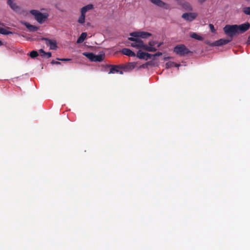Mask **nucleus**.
Segmentation results:
<instances>
[{
  "label": "nucleus",
  "mask_w": 250,
  "mask_h": 250,
  "mask_svg": "<svg viewBox=\"0 0 250 250\" xmlns=\"http://www.w3.org/2000/svg\"><path fill=\"white\" fill-rule=\"evenodd\" d=\"M209 26L212 32H215L214 27L213 24H209Z\"/></svg>",
  "instance_id": "obj_31"
},
{
  "label": "nucleus",
  "mask_w": 250,
  "mask_h": 250,
  "mask_svg": "<svg viewBox=\"0 0 250 250\" xmlns=\"http://www.w3.org/2000/svg\"><path fill=\"white\" fill-rule=\"evenodd\" d=\"M85 13H83V12H81V15L79 17L78 21L79 23H81V24L84 23L85 17Z\"/></svg>",
  "instance_id": "obj_25"
},
{
  "label": "nucleus",
  "mask_w": 250,
  "mask_h": 250,
  "mask_svg": "<svg viewBox=\"0 0 250 250\" xmlns=\"http://www.w3.org/2000/svg\"><path fill=\"white\" fill-rule=\"evenodd\" d=\"M130 35L131 36L138 38L139 39V38H143V39H146L148 37L152 36V34L150 33L147 32H144V31H141V32H134L131 33L130 34Z\"/></svg>",
  "instance_id": "obj_5"
},
{
  "label": "nucleus",
  "mask_w": 250,
  "mask_h": 250,
  "mask_svg": "<svg viewBox=\"0 0 250 250\" xmlns=\"http://www.w3.org/2000/svg\"><path fill=\"white\" fill-rule=\"evenodd\" d=\"M152 3L161 8L166 9L169 8V5L161 0H149Z\"/></svg>",
  "instance_id": "obj_11"
},
{
  "label": "nucleus",
  "mask_w": 250,
  "mask_h": 250,
  "mask_svg": "<svg viewBox=\"0 0 250 250\" xmlns=\"http://www.w3.org/2000/svg\"><path fill=\"white\" fill-rule=\"evenodd\" d=\"M58 60L62 61H70L71 60L70 59H58Z\"/></svg>",
  "instance_id": "obj_35"
},
{
  "label": "nucleus",
  "mask_w": 250,
  "mask_h": 250,
  "mask_svg": "<svg viewBox=\"0 0 250 250\" xmlns=\"http://www.w3.org/2000/svg\"><path fill=\"white\" fill-rule=\"evenodd\" d=\"M248 44H250V36L248 37L247 42Z\"/></svg>",
  "instance_id": "obj_37"
},
{
  "label": "nucleus",
  "mask_w": 250,
  "mask_h": 250,
  "mask_svg": "<svg viewBox=\"0 0 250 250\" xmlns=\"http://www.w3.org/2000/svg\"><path fill=\"white\" fill-rule=\"evenodd\" d=\"M169 58H170L169 57H167V58H165V60H167V59H169Z\"/></svg>",
  "instance_id": "obj_41"
},
{
  "label": "nucleus",
  "mask_w": 250,
  "mask_h": 250,
  "mask_svg": "<svg viewBox=\"0 0 250 250\" xmlns=\"http://www.w3.org/2000/svg\"><path fill=\"white\" fill-rule=\"evenodd\" d=\"M182 7L187 11H191L192 10V6L187 1H182L181 3Z\"/></svg>",
  "instance_id": "obj_15"
},
{
  "label": "nucleus",
  "mask_w": 250,
  "mask_h": 250,
  "mask_svg": "<svg viewBox=\"0 0 250 250\" xmlns=\"http://www.w3.org/2000/svg\"><path fill=\"white\" fill-rule=\"evenodd\" d=\"M152 3L161 8L166 9L169 8V5L161 0H149Z\"/></svg>",
  "instance_id": "obj_10"
},
{
  "label": "nucleus",
  "mask_w": 250,
  "mask_h": 250,
  "mask_svg": "<svg viewBox=\"0 0 250 250\" xmlns=\"http://www.w3.org/2000/svg\"><path fill=\"white\" fill-rule=\"evenodd\" d=\"M87 36V34L85 32L82 33L80 36L78 38L77 42L78 43H81L85 40Z\"/></svg>",
  "instance_id": "obj_17"
},
{
  "label": "nucleus",
  "mask_w": 250,
  "mask_h": 250,
  "mask_svg": "<svg viewBox=\"0 0 250 250\" xmlns=\"http://www.w3.org/2000/svg\"><path fill=\"white\" fill-rule=\"evenodd\" d=\"M3 44V43L1 41H0V46H1Z\"/></svg>",
  "instance_id": "obj_40"
},
{
  "label": "nucleus",
  "mask_w": 250,
  "mask_h": 250,
  "mask_svg": "<svg viewBox=\"0 0 250 250\" xmlns=\"http://www.w3.org/2000/svg\"><path fill=\"white\" fill-rule=\"evenodd\" d=\"M152 56H153V55L146 52V58H145V60H147L150 59Z\"/></svg>",
  "instance_id": "obj_29"
},
{
  "label": "nucleus",
  "mask_w": 250,
  "mask_h": 250,
  "mask_svg": "<svg viewBox=\"0 0 250 250\" xmlns=\"http://www.w3.org/2000/svg\"><path fill=\"white\" fill-rule=\"evenodd\" d=\"M108 67H111L109 74H114L115 73H119L121 74H123V71L121 70L122 67L120 65H108Z\"/></svg>",
  "instance_id": "obj_8"
},
{
  "label": "nucleus",
  "mask_w": 250,
  "mask_h": 250,
  "mask_svg": "<svg viewBox=\"0 0 250 250\" xmlns=\"http://www.w3.org/2000/svg\"><path fill=\"white\" fill-rule=\"evenodd\" d=\"M148 44L149 45V46H153L154 45L155 43L153 41H150L148 43Z\"/></svg>",
  "instance_id": "obj_36"
},
{
  "label": "nucleus",
  "mask_w": 250,
  "mask_h": 250,
  "mask_svg": "<svg viewBox=\"0 0 250 250\" xmlns=\"http://www.w3.org/2000/svg\"><path fill=\"white\" fill-rule=\"evenodd\" d=\"M24 24L28 29L30 31H36L38 29V27L36 26L30 24L28 22H24Z\"/></svg>",
  "instance_id": "obj_16"
},
{
  "label": "nucleus",
  "mask_w": 250,
  "mask_h": 250,
  "mask_svg": "<svg viewBox=\"0 0 250 250\" xmlns=\"http://www.w3.org/2000/svg\"><path fill=\"white\" fill-rule=\"evenodd\" d=\"M122 52L123 54L129 57H135L136 56L135 53L128 48H123L122 50Z\"/></svg>",
  "instance_id": "obj_13"
},
{
  "label": "nucleus",
  "mask_w": 250,
  "mask_h": 250,
  "mask_svg": "<svg viewBox=\"0 0 250 250\" xmlns=\"http://www.w3.org/2000/svg\"><path fill=\"white\" fill-rule=\"evenodd\" d=\"M250 27V23L247 22L240 25H237L238 34H242L247 31Z\"/></svg>",
  "instance_id": "obj_7"
},
{
  "label": "nucleus",
  "mask_w": 250,
  "mask_h": 250,
  "mask_svg": "<svg viewBox=\"0 0 250 250\" xmlns=\"http://www.w3.org/2000/svg\"><path fill=\"white\" fill-rule=\"evenodd\" d=\"M173 51L180 56H184L191 52L184 44H178L174 48Z\"/></svg>",
  "instance_id": "obj_2"
},
{
  "label": "nucleus",
  "mask_w": 250,
  "mask_h": 250,
  "mask_svg": "<svg viewBox=\"0 0 250 250\" xmlns=\"http://www.w3.org/2000/svg\"><path fill=\"white\" fill-rule=\"evenodd\" d=\"M145 50L149 51V52H155L156 51V48L153 46H148L147 45L145 44L144 49Z\"/></svg>",
  "instance_id": "obj_24"
},
{
  "label": "nucleus",
  "mask_w": 250,
  "mask_h": 250,
  "mask_svg": "<svg viewBox=\"0 0 250 250\" xmlns=\"http://www.w3.org/2000/svg\"><path fill=\"white\" fill-rule=\"evenodd\" d=\"M39 51L42 54L41 56L42 57H45V54H46V52L42 49H40Z\"/></svg>",
  "instance_id": "obj_30"
},
{
  "label": "nucleus",
  "mask_w": 250,
  "mask_h": 250,
  "mask_svg": "<svg viewBox=\"0 0 250 250\" xmlns=\"http://www.w3.org/2000/svg\"><path fill=\"white\" fill-rule=\"evenodd\" d=\"M93 8V5L92 4H88L84 7H83L81 10V12H83V13H86V12L91 9Z\"/></svg>",
  "instance_id": "obj_19"
},
{
  "label": "nucleus",
  "mask_w": 250,
  "mask_h": 250,
  "mask_svg": "<svg viewBox=\"0 0 250 250\" xmlns=\"http://www.w3.org/2000/svg\"><path fill=\"white\" fill-rule=\"evenodd\" d=\"M224 31L229 37H232L238 34L237 25H227L224 27Z\"/></svg>",
  "instance_id": "obj_3"
},
{
  "label": "nucleus",
  "mask_w": 250,
  "mask_h": 250,
  "mask_svg": "<svg viewBox=\"0 0 250 250\" xmlns=\"http://www.w3.org/2000/svg\"><path fill=\"white\" fill-rule=\"evenodd\" d=\"M166 65H167V67H168V63H167L166 64Z\"/></svg>",
  "instance_id": "obj_42"
},
{
  "label": "nucleus",
  "mask_w": 250,
  "mask_h": 250,
  "mask_svg": "<svg viewBox=\"0 0 250 250\" xmlns=\"http://www.w3.org/2000/svg\"><path fill=\"white\" fill-rule=\"evenodd\" d=\"M42 40L44 41L46 45L49 46L51 50H56L57 48V42L55 40H52L48 38H43Z\"/></svg>",
  "instance_id": "obj_6"
},
{
  "label": "nucleus",
  "mask_w": 250,
  "mask_h": 250,
  "mask_svg": "<svg viewBox=\"0 0 250 250\" xmlns=\"http://www.w3.org/2000/svg\"><path fill=\"white\" fill-rule=\"evenodd\" d=\"M162 55V53H161L160 52H158L156 53H155V54L153 55V56L158 57V56H161Z\"/></svg>",
  "instance_id": "obj_32"
},
{
  "label": "nucleus",
  "mask_w": 250,
  "mask_h": 250,
  "mask_svg": "<svg viewBox=\"0 0 250 250\" xmlns=\"http://www.w3.org/2000/svg\"><path fill=\"white\" fill-rule=\"evenodd\" d=\"M0 25H1V26H4V23H2V22H0ZM0 28H1V27H0Z\"/></svg>",
  "instance_id": "obj_39"
},
{
  "label": "nucleus",
  "mask_w": 250,
  "mask_h": 250,
  "mask_svg": "<svg viewBox=\"0 0 250 250\" xmlns=\"http://www.w3.org/2000/svg\"><path fill=\"white\" fill-rule=\"evenodd\" d=\"M52 64H60L61 63L59 62L55 61L54 60H52L51 62Z\"/></svg>",
  "instance_id": "obj_34"
},
{
  "label": "nucleus",
  "mask_w": 250,
  "mask_h": 250,
  "mask_svg": "<svg viewBox=\"0 0 250 250\" xmlns=\"http://www.w3.org/2000/svg\"><path fill=\"white\" fill-rule=\"evenodd\" d=\"M243 11L246 15H250V7H244Z\"/></svg>",
  "instance_id": "obj_28"
},
{
  "label": "nucleus",
  "mask_w": 250,
  "mask_h": 250,
  "mask_svg": "<svg viewBox=\"0 0 250 250\" xmlns=\"http://www.w3.org/2000/svg\"><path fill=\"white\" fill-rule=\"evenodd\" d=\"M197 14L195 13H185L182 17L186 21H191L196 19Z\"/></svg>",
  "instance_id": "obj_9"
},
{
  "label": "nucleus",
  "mask_w": 250,
  "mask_h": 250,
  "mask_svg": "<svg viewBox=\"0 0 250 250\" xmlns=\"http://www.w3.org/2000/svg\"><path fill=\"white\" fill-rule=\"evenodd\" d=\"M7 4L15 11H17L20 9V7L14 2V0H7Z\"/></svg>",
  "instance_id": "obj_14"
},
{
  "label": "nucleus",
  "mask_w": 250,
  "mask_h": 250,
  "mask_svg": "<svg viewBox=\"0 0 250 250\" xmlns=\"http://www.w3.org/2000/svg\"><path fill=\"white\" fill-rule=\"evenodd\" d=\"M190 36L193 39H195L198 41H202L203 38L202 36L198 35L197 33L192 32L190 34Z\"/></svg>",
  "instance_id": "obj_21"
},
{
  "label": "nucleus",
  "mask_w": 250,
  "mask_h": 250,
  "mask_svg": "<svg viewBox=\"0 0 250 250\" xmlns=\"http://www.w3.org/2000/svg\"><path fill=\"white\" fill-rule=\"evenodd\" d=\"M135 66V63L134 62H130L125 65L124 68L126 70H130L134 68Z\"/></svg>",
  "instance_id": "obj_22"
},
{
  "label": "nucleus",
  "mask_w": 250,
  "mask_h": 250,
  "mask_svg": "<svg viewBox=\"0 0 250 250\" xmlns=\"http://www.w3.org/2000/svg\"><path fill=\"white\" fill-rule=\"evenodd\" d=\"M83 55L87 57L90 61L93 62L95 54L91 52H83Z\"/></svg>",
  "instance_id": "obj_18"
},
{
  "label": "nucleus",
  "mask_w": 250,
  "mask_h": 250,
  "mask_svg": "<svg viewBox=\"0 0 250 250\" xmlns=\"http://www.w3.org/2000/svg\"><path fill=\"white\" fill-rule=\"evenodd\" d=\"M0 34H2V35H9V34H12L13 33L11 31H7L5 28L1 27V28H0Z\"/></svg>",
  "instance_id": "obj_26"
},
{
  "label": "nucleus",
  "mask_w": 250,
  "mask_h": 250,
  "mask_svg": "<svg viewBox=\"0 0 250 250\" xmlns=\"http://www.w3.org/2000/svg\"><path fill=\"white\" fill-rule=\"evenodd\" d=\"M30 13L34 16L36 20L40 23H42L44 22L49 16L48 14L46 13H42L37 10H31Z\"/></svg>",
  "instance_id": "obj_1"
},
{
  "label": "nucleus",
  "mask_w": 250,
  "mask_h": 250,
  "mask_svg": "<svg viewBox=\"0 0 250 250\" xmlns=\"http://www.w3.org/2000/svg\"><path fill=\"white\" fill-rule=\"evenodd\" d=\"M136 56L140 59H145V58H146V52L139 50L137 53Z\"/></svg>",
  "instance_id": "obj_23"
},
{
  "label": "nucleus",
  "mask_w": 250,
  "mask_h": 250,
  "mask_svg": "<svg viewBox=\"0 0 250 250\" xmlns=\"http://www.w3.org/2000/svg\"><path fill=\"white\" fill-rule=\"evenodd\" d=\"M206 0H198V1H199V2L201 3H203L204 2H205Z\"/></svg>",
  "instance_id": "obj_38"
},
{
  "label": "nucleus",
  "mask_w": 250,
  "mask_h": 250,
  "mask_svg": "<svg viewBox=\"0 0 250 250\" xmlns=\"http://www.w3.org/2000/svg\"><path fill=\"white\" fill-rule=\"evenodd\" d=\"M39 54L37 51H32L30 53V56L32 58H35V57L38 56Z\"/></svg>",
  "instance_id": "obj_27"
},
{
  "label": "nucleus",
  "mask_w": 250,
  "mask_h": 250,
  "mask_svg": "<svg viewBox=\"0 0 250 250\" xmlns=\"http://www.w3.org/2000/svg\"><path fill=\"white\" fill-rule=\"evenodd\" d=\"M231 39L230 40H227V39H221L219 40L216 41L212 43H210L209 45L211 46H219L223 45H225L229 43L231 41Z\"/></svg>",
  "instance_id": "obj_12"
},
{
  "label": "nucleus",
  "mask_w": 250,
  "mask_h": 250,
  "mask_svg": "<svg viewBox=\"0 0 250 250\" xmlns=\"http://www.w3.org/2000/svg\"><path fill=\"white\" fill-rule=\"evenodd\" d=\"M104 57V54L95 55L93 62H101L103 61Z\"/></svg>",
  "instance_id": "obj_20"
},
{
  "label": "nucleus",
  "mask_w": 250,
  "mask_h": 250,
  "mask_svg": "<svg viewBox=\"0 0 250 250\" xmlns=\"http://www.w3.org/2000/svg\"><path fill=\"white\" fill-rule=\"evenodd\" d=\"M128 40L133 42L131 43L132 47H135L137 49H144L145 44L141 39L133 37L128 38Z\"/></svg>",
  "instance_id": "obj_4"
},
{
  "label": "nucleus",
  "mask_w": 250,
  "mask_h": 250,
  "mask_svg": "<svg viewBox=\"0 0 250 250\" xmlns=\"http://www.w3.org/2000/svg\"><path fill=\"white\" fill-rule=\"evenodd\" d=\"M45 56H46L47 58H49L51 57V52H46L45 54Z\"/></svg>",
  "instance_id": "obj_33"
}]
</instances>
